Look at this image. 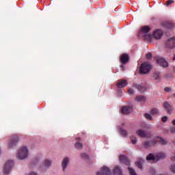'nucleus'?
Listing matches in <instances>:
<instances>
[{
  "label": "nucleus",
  "mask_w": 175,
  "mask_h": 175,
  "mask_svg": "<svg viewBox=\"0 0 175 175\" xmlns=\"http://www.w3.org/2000/svg\"><path fill=\"white\" fill-rule=\"evenodd\" d=\"M14 165V161H8L4 165L3 167V173L4 174H9L10 173V170H12V167Z\"/></svg>",
  "instance_id": "39448f33"
},
{
  "label": "nucleus",
  "mask_w": 175,
  "mask_h": 175,
  "mask_svg": "<svg viewBox=\"0 0 175 175\" xmlns=\"http://www.w3.org/2000/svg\"><path fill=\"white\" fill-rule=\"evenodd\" d=\"M17 158L18 159H25L26 158H28V148L27 146L21 148L18 152Z\"/></svg>",
  "instance_id": "f03ea898"
},
{
  "label": "nucleus",
  "mask_w": 175,
  "mask_h": 175,
  "mask_svg": "<svg viewBox=\"0 0 175 175\" xmlns=\"http://www.w3.org/2000/svg\"><path fill=\"white\" fill-rule=\"evenodd\" d=\"M165 92H172V89L170 88L166 87L164 88Z\"/></svg>",
  "instance_id": "f704fd0d"
},
{
  "label": "nucleus",
  "mask_w": 175,
  "mask_h": 175,
  "mask_svg": "<svg viewBox=\"0 0 175 175\" xmlns=\"http://www.w3.org/2000/svg\"><path fill=\"white\" fill-rule=\"evenodd\" d=\"M172 70L173 72H175V66H172Z\"/></svg>",
  "instance_id": "ea45409f"
},
{
  "label": "nucleus",
  "mask_w": 175,
  "mask_h": 175,
  "mask_svg": "<svg viewBox=\"0 0 175 175\" xmlns=\"http://www.w3.org/2000/svg\"><path fill=\"white\" fill-rule=\"evenodd\" d=\"M161 121H163V122H166V121H167V116L163 117Z\"/></svg>",
  "instance_id": "c9c22d12"
},
{
  "label": "nucleus",
  "mask_w": 175,
  "mask_h": 175,
  "mask_svg": "<svg viewBox=\"0 0 175 175\" xmlns=\"http://www.w3.org/2000/svg\"><path fill=\"white\" fill-rule=\"evenodd\" d=\"M144 117L145 118H146V120H149V121H152V116H151V115H150L149 113H145Z\"/></svg>",
  "instance_id": "c85d7f7f"
},
{
  "label": "nucleus",
  "mask_w": 175,
  "mask_h": 175,
  "mask_svg": "<svg viewBox=\"0 0 175 175\" xmlns=\"http://www.w3.org/2000/svg\"><path fill=\"white\" fill-rule=\"evenodd\" d=\"M126 85H128V81H126V79L118 80L116 84L118 88H124V87H126Z\"/></svg>",
  "instance_id": "9b49d317"
},
{
  "label": "nucleus",
  "mask_w": 175,
  "mask_h": 175,
  "mask_svg": "<svg viewBox=\"0 0 175 175\" xmlns=\"http://www.w3.org/2000/svg\"><path fill=\"white\" fill-rule=\"evenodd\" d=\"M81 157L83 159H88V155H87V154H85V153L81 154Z\"/></svg>",
  "instance_id": "2f4dec72"
},
{
  "label": "nucleus",
  "mask_w": 175,
  "mask_h": 175,
  "mask_svg": "<svg viewBox=\"0 0 175 175\" xmlns=\"http://www.w3.org/2000/svg\"><path fill=\"white\" fill-rule=\"evenodd\" d=\"M165 26L166 27V28L167 29H173L174 25H173V23H165Z\"/></svg>",
  "instance_id": "a878e982"
},
{
  "label": "nucleus",
  "mask_w": 175,
  "mask_h": 175,
  "mask_svg": "<svg viewBox=\"0 0 175 175\" xmlns=\"http://www.w3.org/2000/svg\"><path fill=\"white\" fill-rule=\"evenodd\" d=\"M122 114H129L132 111V107L124 106L122 108Z\"/></svg>",
  "instance_id": "dca6fc26"
},
{
  "label": "nucleus",
  "mask_w": 175,
  "mask_h": 175,
  "mask_svg": "<svg viewBox=\"0 0 175 175\" xmlns=\"http://www.w3.org/2000/svg\"><path fill=\"white\" fill-rule=\"evenodd\" d=\"M17 143H18V137L17 135H13L8 142L9 148H13V147L17 145Z\"/></svg>",
  "instance_id": "423d86ee"
},
{
  "label": "nucleus",
  "mask_w": 175,
  "mask_h": 175,
  "mask_svg": "<svg viewBox=\"0 0 175 175\" xmlns=\"http://www.w3.org/2000/svg\"><path fill=\"white\" fill-rule=\"evenodd\" d=\"M159 110H158L155 108H153L150 111V114H153L154 116H157V114H159Z\"/></svg>",
  "instance_id": "cd10ccee"
},
{
  "label": "nucleus",
  "mask_w": 175,
  "mask_h": 175,
  "mask_svg": "<svg viewBox=\"0 0 175 175\" xmlns=\"http://www.w3.org/2000/svg\"><path fill=\"white\" fill-rule=\"evenodd\" d=\"M172 3H174V0H168L166 1V6H170Z\"/></svg>",
  "instance_id": "7c9ffc66"
},
{
  "label": "nucleus",
  "mask_w": 175,
  "mask_h": 175,
  "mask_svg": "<svg viewBox=\"0 0 175 175\" xmlns=\"http://www.w3.org/2000/svg\"><path fill=\"white\" fill-rule=\"evenodd\" d=\"M151 29L148 26H143L141 27L140 32L142 33H148Z\"/></svg>",
  "instance_id": "412c9836"
},
{
  "label": "nucleus",
  "mask_w": 175,
  "mask_h": 175,
  "mask_svg": "<svg viewBox=\"0 0 175 175\" xmlns=\"http://www.w3.org/2000/svg\"><path fill=\"white\" fill-rule=\"evenodd\" d=\"M96 175H122V171L120 167L116 166L113 168V172H111L109 167L103 166L99 172H96Z\"/></svg>",
  "instance_id": "f257e3e1"
},
{
  "label": "nucleus",
  "mask_w": 175,
  "mask_h": 175,
  "mask_svg": "<svg viewBox=\"0 0 175 175\" xmlns=\"http://www.w3.org/2000/svg\"><path fill=\"white\" fill-rule=\"evenodd\" d=\"M157 144V141L153 139L152 141H146L144 142V147L145 148H150L152 146H155Z\"/></svg>",
  "instance_id": "f8f14e48"
},
{
  "label": "nucleus",
  "mask_w": 175,
  "mask_h": 175,
  "mask_svg": "<svg viewBox=\"0 0 175 175\" xmlns=\"http://www.w3.org/2000/svg\"><path fill=\"white\" fill-rule=\"evenodd\" d=\"M172 96L175 97V93H174V94H172Z\"/></svg>",
  "instance_id": "79ce46f5"
},
{
  "label": "nucleus",
  "mask_w": 175,
  "mask_h": 175,
  "mask_svg": "<svg viewBox=\"0 0 175 175\" xmlns=\"http://www.w3.org/2000/svg\"><path fill=\"white\" fill-rule=\"evenodd\" d=\"M133 87L134 88H136L137 90V91H139V92H140L141 94L142 92H144V91H146V88L144 86H142L140 85H137L136 83L133 84Z\"/></svg>",
  "instance_id": "6ab92c4d"
},
{
  "label": "nucleus",
  "mask_w": 175,
  "mask_h": 175,
  "mask_svg": "<svg viewBox=\"0 0 175 175\" xmlns=\"http://www.w3.org/2000/svg\"><path fill=\"white\" fill-rule=\"evenodd\" d=\"M68 165H69V158L65 157L62 162V167L64 172H65V169H66Z\"/></svg>",
  "instance_id": "f3484780"
},
{
  "label": "nucleus",
  "mask_w": 175,
  "mask_h": 175,
  "mask_svg": "<svg viewBox=\"0 0 175 175\" xmlns=\"http://www.w3.org/2000/svg\"><path fill=\"white\" fill-rule=\"evenodd\" d=\"M120 62L123 65H126V64H128L129 62V55L126 53H123L120 57Z\"/></svg>",
  "instance_id": "9d476101"
},
{
  "label": "nucleus",
  "mask_w": 175,
  "mask_h": 175,
  "mask_svg": "<svg viewBox=\"0 0 175 175\" xmlns=\"http://www.w3.org/2000/svg\"><path fill=\"white\" fill-rule=\"evenodd\" d=\"M163 107L165 109V111L168 113V114H172L173 111L174 110V108L172 105H171L169 103L165 102L163 105Z\"/></svg>",
  "instance_id": "1a4fd4ad"
},
{
  "label": "nucleus",
  "mask_w": 175,
  "mask_h": 175,
  "mask_svg": "<svg viewBox=\"0 0 175 175\" xmlns=\"http://www.w3.org/2000/svg\"><path fill=\"white\" fill-rule=\"evenodd\" d=\"M165 77H167V75H165Z\"/></svg>",
  "instance_id": "37998d69"
},
{
  "label": "nucleus",
  "mask_w": 175,
  "mask_h": 175,
  "mask_svg": "<svg viewBox=\"0 0 175 175\" xmlns=\"http://www.w3.org/2000/svg\"><path fill=\"white\" fill-rule=\"evenodd\" d=\"M137 135L139 136V137H151L150 134L148 132H146L143 130L137 131Z\"/></svg>",
  "instance_id": "ddd939ff"
},
{
  "label": "nucleus",
  "mask_w": 175,
  "mask_h": 175,
  "mask_svg": "<svg viewBox=\"0 0 175 175\" xmlns=\"http://www.w3.org/2000/svg\"><path fill=\"white\" fill-rule=\"evenodd\" d=\"M153 77L154 80H157V81H159L161 80V73L158 71H155L153 73Z\"/></svg>",
  "instance_id": "5701e85b"
},
{
  "label": "nucleus",
  "mask_w": 175,
  "mask_h": 175,
  "mask_svg": "<svg viewBox=\"0 0 175 175\" xmlns=\"http://www.w3.org/2000/svg\"><path fill=\"white\" fill-rule=\"evenodd\" d=\"M43 166L44 167H50V166H51V161L48 160V159L45 160Z\"/></svg>",
  "instance_id": "bb28decb"
},
{
  "label": "nucleus",
  "mask_w": 175,
  "mask_h": 175,
  "mask_svg": "<svg viewBox=\"0 0 175 175\" xmlns=\"http://www.w3.org/2000/svg\"><path fill=\"white\" fill-rule=\"evenodd\" d=\"M166 47H168V49H174L175 47V37H172L169 38L165 42Z\"/></svg>",
  "instance_id": "6e6552de"
},
{
  "label": "nucleus",
  "mask_w": 175,
  "mask_h": 175,
  "mask_svg": "<svg viewBox=\"0 0 175 175\" xmlns=\"http://www.w3.org/2000/svg\"><path fill=\"white\" fill-rule=\"evenodd\" d=\"M143 162H144V160H143V159H141V160L135 162L136 166H137V167L139 169H141V170H142V169H143Z\"/></svg>",
  "instance_id": "b1692460"
},
{
  "label": "nucleus",
  "mask_w": 175,
  "mask_h": 175,
  "mask_svg": "<svg viewBox=\"0 0 175 175\" xmlns=\"http://www.w3.org/2000/svg\"><path fill=\"white\" fill-rule=\"evenodd\" d=\"M170 132L171 133H175V127L172 126L170 128Z\"/></svg>",
  "instance_id": "e433bc0d"
},
{
  "label": "nucleus",
  "mask_w": 175,
  "mask_h": 175,
  "mask_svg": "<svg viewBox=\"0 0 175 175\" xmlns=\"http://www.w3.org/2000/svg\"><path fill=\"white\" fill-rule=\"evenodd\" d=\"M119 161L121 162V163H124V165H130L131 162L129 161V159L126 158V156L120 155L119 157Z\"/></svg>",
  "instance_id": "2eb2a0df"
},
{
  "label": "nucleus",
  "mask_w": 175,
  "mask_h": 175,
  "mask_svg": "<svg viewBox=\"0 0 175 175\" xmlns=\"http://www.w3.org/2000/svg\"><path fill=\"white\" fill-rule=\"evenodd\" d=\"M166 155L164 153H157L154 156L152 154H149L146 157L147 161H159L160 159H163Z\"/></svg>",
  "instance_id": "7ed1b4c3"
},
{
  "label": "nucleus",
  "mask_w": 175,
  "mask_h": 175,
  "mask_svg": "<svg viewBox=\"0 0 175 175\" xmlns=\"http://www.w3.org/2000/svg\"><path fill=\"white\" fill-rule=\"evenodd\" d=\"M120 68L122 69V70H125V67L124 66V64H122V65H120Z\"/></svg>",
  "instance_id": "58836bf2"
},
{
  "label": "nucleus",
  "mask_w": 175,
  "mask_h": 175,
  "mask_svg": "<svg viewBox=\"0 0 175 175\" xmlns=\"http://www.w3.org/2000/svg\"><path fill=\"white\" fill-rule=\"evenodd\" d=\"M156 62L158 65H160V66H163V68H167V66H169L167 62L165 59L160 57H156Z\"/></svg>",
  "instance_id": "0eeeda50"
},
{
  "label": "nucleus",
  "mask_w": 175,
  "mask_h": 175,
  "mask_svg": "<svg viewBox=\"0 0 175 175\" xmlns=\"http://www.w3.org/2000/svg\"><path fill=\"white\" fill-rule=\"evenodd\" d=\"M154 142H156V143H160V144H162L163 146L167 144V142L160 137H157V139L154 140Z\"/></svg>",
  "instance_id": "aec40b11"
},
{
  "label": "nucleus",
  "mask_w": 175,
  "mask_h": 175,
  "mask_svg": "<svg viewBox=\"0 0 175 175\" xmlns=\"http://www.w3.org/2000/svg\"><path fill=\"white\" fill-rule=\"evenodd\" d=\"M128 94H129V95H133V94H134L133 90L132 88H129L128 90Z\"/></svg>",
  "instance_id": "72a5a7b5"
},
{
  "label": "nucleus",
  "mask_w": 175,
  "mask_h": 175,
  "mask_svg": "<svg viewBox=\"0 0 175 175\" xmlns=\"http://www.w3.org/2000/svg\"><path fill=\"white\" fill-rule=\"evenodd\" d=\"M172 124L175 126V120H172Z\"/></svg>",
  "instance_id": "a19ab883"
},
{
  "label": "nucleus",
  "mask_w": 175,
  "mask_h": 175,
  "mask_svg": "<svg viewBox=\"0 0 175 175\" xmlns=\"http://www.w3.org/2000/svg\"><path fill=\"white\" fill-rule=\"evenodd\" d=\"M131 140L132 144H136V143H137V139L135 138V137H131Z\"/></svg>",
  "instance_id": "c756f323"
},
{
  "label": "nucleus",
  "mask_w": 175,
  "mask_h": 175,
  "mask_svg": "<svg viewBox=\"0 0 175 175\" xmlns=\"http://www.w3.org/2000/svg\"><path fill=\"white\" fill-rule=\"evenodd\" d=\"M144 38V39H150V38H151V36L150 34L145 35Z\"/></svg>",
  "instance_id": "4c0bfd02"
},
{
  "label": "nucleus",
  "mask_w": 175,
  "mask_h": 175,
  "mask_svg": "<svg viewBox=\"0 0 175 175\" xmlns=\"http://www.w3.org/2000/svg\"><path fill=\"white\" fill-rule=\"evenodd\" d=\"M120 135H122L123 137H126V136H128V133L124 129L120 128Z\"/></svg>",
  "instance_id": "393cba45"
},
{
  "label": "nucleus",
  "mask_w": 175,
  "mask_h": 175,
  "mask_svg": "<svg viewBox=\"0 0 175 175\" xmlns=\"http://www.w3.org/2000/svg\"><path fill=\"white\" fill-rule=\"evenodd\" d=\"M135 99L137 102H140L141 103H143L147 100V98L142 95L135 96Z\"/></svg>",
  "instance_id": "a211bd4d"
},
{
  "label": "nucleus",
  "mask_w": 175,
  "mask_h": 175,
  "mask_svg": "<svg viewBox=\"0 0 175 175\" xmlns=\"http://www.w3.org/2000/svg\"><path fill=\"white\" fill-rule=\"evenodd\" d=\"M146 58H147V59H151L152 58V54H151V53H148L146 55Z\"/></svg>",
  "instance_id": "473e14b6"
},
{
  "label": "nucleus",
  "mask_w": 175,
  "mask_h": 175,
  "mask_svg": "<svg viewBox=\"0 0 175 175\" xmlns=\"http://www.w3.org/2000/svg\"><path fill=\"white\" fill-rule=\"evenodd\" d=\"M150 70H151V65L148 63H144L141 65L139 71L142 75H146V73H149Z\"/></svg>",
  "instance_id": "20e7f679"
},
{
  "label": "nucleus",
  "mask_w": 175,
  "mask_h": 175,
  "mask_svg": "<svg viewBox=\"0 0 175 175\" xmlns=\"http://www.w3.org/2000/svg\"><path fill=\"white\" fill-rule=\"evenodd\" d=\"M75 146L77 150L83 148V144L80 143V137L77 138V143L75 144Z\"/></svg>",
  "instance_id": "4be33fe9"
},
{
  "label": "nucleus",
  "mask_w": 175,
  "mask_h": 175,
  "mask_svg": "<svg viewBox=\"0 0 175 175\" xmlns=\"http://www.w3.org/2000/svg\"><path fill=\"white\" fill-rule=\"evenodd\" d=\"M162 35H163V32L161 29H157L154 33H153V37L154 39H161L162 38Z\"/></svg>",
  "instance_id": "4468645a"
}]
</instances>
